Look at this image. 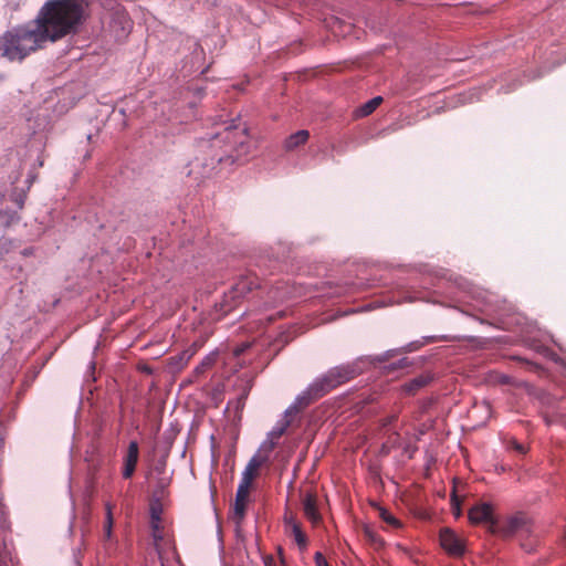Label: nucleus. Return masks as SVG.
I'll list each match as a JSON object with an SVG mask.
<instances>
[{"label":"nucleus","mask_w":566,"mask_h":566,"mask_svg":"<svg viewBox=\"0 0 566 566\" xmlns=\"http://www.w3.org/2000/svg\"><path fill=\"white\" fill-rule=\"evenodd\" d=\"M84 18L85 6L82 0H48L33 23L48 43L75 33Z\"/></svg>","instance_id":"f257e3e1"},{"label":"nucleus","mask_w":566,"mask_h":566,"mask_svg":"<svg viewBox=\"0 0 566 566\" xmlns=\"http://www.w3.org/2000/svg\"><path fill=\"white\" fill-rule=\"evenodd\" d=\"M45 45L39 28L30 21L7 30L0 36V57L10 62H22Z\"/></svg>","instance_id":"f03ea898"},{"label":"nucleus","mask_w":566,"mask_h":566,"mask_svg":"<svg viewBox=\"0 0 566 566\" xmlns=\"http://www.w3.org/2000/svg\"><path fill=\"white\" fill-rule=\"evenodd\" d=\"M247 139L245 129L238 132L232 126H227L210 140H201L199 148L202 151L211 153L209 161L205 163L203 166L213 169L216 164L239 160L242 155L249 153Z\"/></svg>","instance_id":"7ed1b4c3"},{"label":"nucleus","mask_w":566,"mask_h":566,"mask_svg":"<svg viewBox=\"0 0 566 566\" xmlns=\"http://www.w3.org/2000/svg\"><path fill=\"white\" fill-rule=\"evenodd\" d=\"M361 371L363 369L358 361L335 366L312 382V390L317 395H326L356 378Z\"/></svg>","instance_id":"20e7f679"},{"label":"nucleus","mask_w":566,"mask_h":566,"mask_svg":"<svg viewBox=\"0 0 566 566\" xmlns=\"http://www.w3.org/2000/svg\"><path fill=\"white\" fill-rule=\"evenodd\" d=\"M300 496L304 516L313 526L319 525L323 517L318 510V496L315 488L310 486L303 489Z\"/></svg>","instance_id":"39448f33"},{"label":"nucleus","mask_w":566,"mask_h":566,"mask_svg":"<svg viewBox=\"0 0 566 566\" xmlns=\"http://www.w3.org/2000/svg\"><path fill=\"white\" fill-rule=\"evenodd\" d=\"M469 520L472 524L489 523V528L492 533H496L495 530L497 521L493 515V506L490 503H478L472 506L469 511Z\"/></svg>","instance_id":"423d86ee"},{"label":"nucleus","mask_w":566,"mask_h":566,"mask_svg":"<svg viewBox=\"0 0 566 566\" xmlns=\"http://www.w3.org/2000/svg\"><path fill=\"white\" fill-rule=\"evenodd\" d=\"M441 547L451 556L460 557L464 554V543L450 528H442L439 535Z\"/></svg>","instance_id":"0eeeda50"},{"label":"nucleus","mask_w":566,"mask_h":566,"mask_svg":"<svg viewBox=\"0 0 566 566\" xmlns=\"http://www.w3.org/2000/svg\"><path fill=\"white\" fill-rule=\"evenodd\" d=\"M139 457V447L137 441H130L127 453L124 458L123 478L130 479L136 470Z\"/></svg>","instance_id":"6e6552de"},{"label":"nucleus","mask_w":566,"mask_h":566,"mask_svg":"<svg viewBox=\"0 0 566 566\" xmlns=\"http://www.w3.org/2000/svg\"><path fill=\"white\" fill-rule=\"evenodd\" d=\"M259 286V277L254 274H249L241 277L232 289V297H243L245 294L252 292Z\"/></svg>","instance_id":"1a4fd4ad"},{"label":"nucleus","mask_w":566,"mask_h":566,"mask_svg":"<svg viewBox=\"0 0 566 566\" xmlns=\"http://www.w3.org/2000/svg\"><path fill=\"white\" fill-rule=\"evenodd\" d=\"M324 395H317L315 391L312 390V384L307 387L305 391H303L295 400V403L290 407L285 413L286 417H290L292 413H296L300 410L306 408L308 405H311L314 400L319 399Z\"/></svg>","instance_id":"9d476101"},{"label":"nucleus","mask_w":566,"mask_h":566,"mask_svg":"<svg viewBox=\"0 0 566 566\" xmlns=\"http://www.w3.org/2000/svg\"><path fill=\"white\" fill-rule=\"evenodd\" d=\"M290 424L291 420L285 415L284 419L279 421L276 426L269 432L268 440L263 444L264 449H266L268 451H272L276 447L277 441L285 433Z\"/></svg>","instance_id":"9b49d317"},{"label":"nucleus","mask_w":566,"mask_h":566,"mask_svg":"<svg viewBox=\"0 0 566 566\" xmlns=\"http://www.w3.org/2000/svg\"><path fill=\"white\" fill-rule=\"evenodd\" d=\"M250 488L239 485L235 494V501L233 505L234 518L239 523L245 515L247 501L249 496Z\"/></svg>","instance_id":"f8f14e48"},{"label":"nucleus","mask_w":566,"mask_h":566,"mask_svg":"<svg viewBox=\"0 0 566 566\" xmlns=\"http://www.w3.org/2000/svg\"><path fill=\"white\" fill-rule=\"evenodd\" d=\"M262 463L263 461L261 459L253 457L245 467L239 485L250 488Z\"/></svg>","instance_id":"ddd939ff"},{"label":"nucleus","mask_w":566,"mask_h":566,"mask_svg":"<svg viewBox=\"0 0 566 566\" xmlns=\"http://www.w3.org/2000/svg\"><path fill=\"white\" fill-rule=\"evenodd\" d=\"M431 380L432 377L429 374L418 375L417 377L405 382L402 386V390L408 395H415L421 388L426 387Z\"/></svg>","instance_id":"4468645a"},{"label":"nucleus","mask_w":566,"mask_h":566,"mask_svg":"<svg viewBox=\"0 0 566 566\" xmlns=\"http://www.w3.org/2000/svg\"><path fill=\"white\" fill-rule=\"evenodd\" d=\"M524 524V518L522 516H512L510 517L506 523L502 526L499 524L496 525L495 530L496 533L502 534L503 536H512L515 532H517L522 525Z\"/></svg>","instance_id":"2eb2a0df"},{"label":"nucleus","mask_w":566,"mask_h":566,"mask_svg":"<svg viewBox=\"0 0 566 566\" xmlns=\"http://www.w3.org/2000/svg\"><path fill=\"white\" fill-rule=\"evenodd\" d=\"M310 138L308 130L301 129L291 136H289L284 142V148L287 151L294 150L301 145H304Z\"/></svg>","instance_id":"dca6fc26"},{"label":"nucleus","mask_w":566,"mask_h":566,"mask_svg":"<svg viewBox=\"0 0 566 566\" xmlns=\"http://www.w3.org/2000/svg\"><path fill=\"white\" fill-rule=\"evenodd\" d=\"M150 528L155 548L157 549L158 553H160L161 543L165 541V530L163 526V522H150Z\"/></svg>","instance_id":"f3484780"},{"label":"nucleus","mask_w":566,"mask_h":566,"mask_svg":"<svg viewBox=\"0 0 566 566\" xmlns=\"http://www.w3.org/2000/svg\"><path fill=\"white\" fill-rule=\"evenodd\" d=\"M112 25L117 39L125 38L132 30V21L125 17L120 21H113Z\"/></svg>","instance_id":"a211bd4d"},{"label":"nucleus","mask_w":566,"mask_h":566,"mask_svg":"<svg viewBox=\"0 0 566 566\" xmlns=\"http://www.w3.org/2000/svg\"><path fill=\"white\" fill-rule=\"evenodd\" d=\"M291 535L294 536V539L300 548H306L307 546V537L302 531V524L293 525V528L287 531Z\"/></svg>","instance_id":"6ab92c4d"},{"label":"nucleus","mask_w":566,"mask_h":566,"mask_svg":"<svg viewBox=\"0 0 566 566\" xmlns=\"http://www.w3.org/2000/svg\"><path fill=\"white\" fill-rule=\"evenodd\" d=\"M381 103H382L381 96H376V97L371 98L370 101H368L367 103H365L361 106L360 114L363 116L370 115Z\"/></svg>","instance_id":"aec40b11"},{"label":"nucleus","mask_w":566,"mask_h":566,"mask_svg":"<svg viewBox=\"0 0 566 566\" xmlns=\"http://www.w3.org/2000/svg\"><path fill=\"white\" fill-rule=\"evenodd\" d=\"M248 395H249V390L244 389L243 392L234 401H230L228 403V407L232 406L237 413L241 412L245 406V400L248 398Z\"/></svg>","instance_id":"412c9836"},{"label":"nucleus","mask_w":566,"mask_h":566,"mask_svg":"<svg viewBox=\"0 0 566 566\" xmlns=\"http://www.w3.org/2000/svg\"><path fill=\"white\" fill-rule=\"evenodd\" d=\"M0 566H15V559L6 546L0 548Z\"/></svg>","instance_id":"4be33fe9"},{"label":"nucleus","mask_w":566,"mask_h":566,"mask_svg":"<svg viewBox=\"0 0 566 566\" xmlns=\"http://www.w3.org/2000/svg\"><path fill=\"white\" fill-rule=\"evenodd\" d=\"M379 516L384 522L387 524L394 526V527H400L401 523L398 518H396L390 512H388L386 509H380Z\"/></svg>","instance_id":"5701e85b"},{"label":"nucleus","mask_w":566,"mask_h":566,"mask_svg":"<svg viewBox=\"0 0 566 566\" xmlns=\"http://www.w3.org/2000/svg\"><path fill=\"white\" fill-rule=\"evenodd\" d=\"M113 507L114 505L109 502L105 503V523L104 528H113L114 526V517H113Z\"/></svg>","instance_id":"b1692460"},{"label":"nucleus","mask_w":566,"mask_h":566,"mask_svg":"<svg viewBox=\"0 0 566 566\" xmlns=\"http://www.w3.org/2000/svg\"><path fill=\"white\" fill-rule=\"evenodd\" d=\"M149 512H150V522L161 521L163 507L159 502L151 503Z\"/></svg>","instance_id":"393cba45"},{"label":"nucleus","mask_w":566,"mask_h":566,"mask_svg":"<svg viewBox=\"0 0 566 566\" xmlns=\"http://www.w3.org/2000/svg\"><path fill=\"white\" fill-rule=\"evenodd\" d=\"M283 522H284V525L286 527V531H290L291 528H293V525H298L301 524L300 521H297L295 514L291 511H286L285 514H284V517H283Z\"/></svg>","instance_id":"a878e982"},{"label":"nucleus","mask_w":566,"mask_h":566,"mask_svg":"<svg viewBox=\"0 0 566 566\" xmlns=\"http://www.w3.org/2000/svg\"><path fill=\"white\" fill-rule=\"evenodd\" d=\"M197 349L195 347V345L186 350H184L181 354H180V360H185L186 363L189 361L191 359V357L196 354Z\"/></svg>","instance_id":"bb28decb"},{"label":"nucleus","mask_w":566,"mask_h":566,"mask_svg":"<svg viewBox=\"0 0 566 566\" xmlns=\"http://www.w3.org/2000/svg\"><path fill=\"white\" fill-rule=\"evenodd\" d=\"M451 502H452V507H453L454 515H455V516H459V515H460V513H461V510H460V500H459V497L455 495V492H453V493H452Z\"/></svg>","instance_id":"cd10ccee"},{"label":"nucleus","mask_w":566,"mask_h":566,"mask_svg":"<svg viewBox=\"0 0 566 566\" xmlns=\"http://www.w3.org/2000/svg\"><path fill=\"white\" fill-rule=\"evenodd\" d=\"M316 566H328L327 560L321 552H316L314 555Z\"/></svg>","instance_id":"c85d7f7f"},{"label":"nucleus","mask_w":566,"mask_h":566,"mask_svg":"<svg viewBox=\"0 0 566 566\" xmlns=\"http://www.w3.org/2000/svg\"><path fill=\"white\" fill-rule=\"evenodd\" d=\"M397 418H398L397 413L390 415L381 420V426L388 427L389 424L395 422L397 420Z\"/></svg>","instance_id":"c756f323"},{"label":"nucleus","mask_w":566,"mask_h":566,"mask_svg":"<svg viewBox=\"0 0 566 566\" xmlns=\"http://www.w3.org/2000/svg\"><path fill=\"white\" fill-rule=\"evenodd\" d=\"M512 448L520 453L526 452L525 447L523 444L518 443L517 441H512Z\"/></svg>","instance_id":"7c9ffc66"},{"label":"nucleus","mask_w":566,"mask_h":566,"mask_svg":"<svg viewBox=\"0 0 566 566\" xmlns=\"http://www.w3.org/2000/svg\"><path fill=\"white\" fill-rule=\"evenodd\" d=\"M264 565L265 566H276L275 560L271 555H268L264 557Z\"/></svg>","instance_id":"2f4dec72"},{"label":"nucleus","mask_w":566,"mask_h":566,"mask_svg":"<svg viewBox=\"0 0 566 566\" xmlns=\"http://www.w3.org/2000/svg\"><path fill=\"white\" fill-rule=\"evenodd\" d=\"M113 537V528H104V539L111 541Z\"/></svg>","instance_id":"473e14b6"},{"label":"nucleus","mask_w":566,"mask_h":566,"mask_svg":"<svg viewBox=\"0 0 566 566\" xmlns=\"http://www.w3.org/2000/svg\"><path fill=\"white\" fill-rule=\"evenodd\" d=\"M366 534L369 536V538H370L371 541H374V542H376V541H377V539H376V536H375L371 532L366 531Z\"/></svg>","instance_id":"72a5a7b5"},{"label":"nucleus","mask_w":566,"mask_h":566,"mask_svg":"<svg viewBox=\"0 0 566 566\" xmlns=\"http://www.w3.org/2000/svg\"><path fill=\"white\" fill-rule=\"evenodd\" d=\"M211 361L209 359H207L206 361L202 363V367H206V366H210Z\"/></svg>","instance_id":"f704fd0d"}]
</instances>
